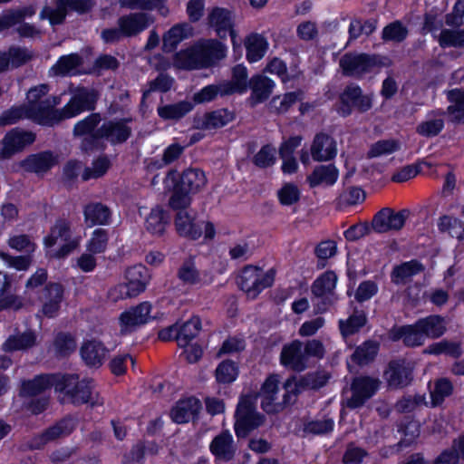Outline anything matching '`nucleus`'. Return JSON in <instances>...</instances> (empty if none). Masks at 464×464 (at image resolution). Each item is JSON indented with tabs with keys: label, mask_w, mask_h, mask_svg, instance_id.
Returning a JSON list of instances; mask_svg holds the SVG:
<instances>
[{
	"label": "nucleus",
	"mask_w": 464,
	"mask_h": 464,
	"mask_svg": "<svg viewBox=\"0 0 464 464\" xmlns=\"http://www.w3.org/2000/svg\"><path fill=\"white\" fill-rule=\"evenodd\" d=\"M207 179L199 169H187L179 173L177 169H169L164 179L167 187L171 188L169 199L170 208H188L192 201L191 195L198 193L206 184Z\"/></svg>",
	"instance_id": "nucleus-1"
},
{
	"label": "nucleus",
	"mask_w": 464,
	"mask_h": 464,
	"mask_svg": "<svg viewBox=\"0 0 464 464\" xmlns=\"http://www.w3.org/2000/svg\"><path fill=\"white\" fill-rule=\"evenodd\" d=\"M177 213L174 217V226L177 234L189 241H197L203 237V241H212L217 234L213 222L199 219L191 215L187 208H172Z\"/></svg>",
	"instance_id": "nucleus-2"
},
{
	"label": "nucleus",
	"mask_w": 464,
	"mask_h": 464,
	"mask_svg": "<svg viewBox=\"0 0 464 464\" xmlns=\"http://www.w3.org/2000/svg\"><path fill=\"white\" fill-rule=\"evenodd\" d=\"M335 111L342 118H347L353 111L365 113L373 106V94L364 93L361 86L351 82L339 93L335 103Z\"/></svg>",
	"instance_id": "nucleus-3"
},
{
	"label": "nucleus",
	"mask_w": 464,
	"mask_h": 464,
	"mask_svg": "<svg viewBox=\"0 0 464 464\" xmlns=\"http://www.w3.org/2000/svg\"><path fill=\"white\" fill-rule=\"evenodd\" d=\"M93 389L94 382L91 378L80 379V376L76 373L60 372L59 374L56 392L63 394L75 406L89 403L92 400Z\"/></svg>",
	"instance_id": "nucleus-4"
},
{
	"label": "nucleus",
	"mask_w": 464,
	"mask_h": 464,
	"mask_svg": "<svg viewBox=\"0 0 464 464\" xmlns=\"http://www.w3.org/2000/svg\"><path fill=\"white\" fill-rule=\"evenodd\" d=\"M102 117L101 112H91L75 122L72 127V136L81 139L80 150L84 154L99 151L101 136L99 131Z\"/></svg>",
	"instance_id": "nucleus-5"
},
{
	"label": "nucleus",
	"mask_w": 464,
	"mask_h": 464,
	"mask_svg": "<svg viewBox=\"0 0 464 464\" xmlns=\"http://www.w3.org/2000/svg\"><path fill=\"white\" fill-rule=\"evenodd\" d=\"M276 272L270 269L263 273L258 266L247 265L237 276V284L240 290L245 292L248 298L255 299L265 289L272 286Z\"/></svg>",
	"instance_id": "nucleus-6"
},
{
	"label": "nucleus",
	"mask_w": 464,
	"mask_h": 464,
	"mask_svg": "<svg viewBox=\"0 0 464 464\" xmlns=\"http://www.w3.org/2000/svg\"><path fill=\"white\" fill-rule=\"evenodd\" d=\"M389 65L390 60L387 56L375 53H346L340 60V66L345 76L362 75L371 72L375 68Z\"/></svg>",
	"instance_id": "nucleus-7"
},
{
	"label": "nucleus",
	"mask_w": 464,
	"mask_h": 464,
	"mask_svg": "<svg viewBox=\"0 0 464 464\" xmlns=\"http://www.w3.org/2000/svg\"><path fill=\"white\" fill-rule=\"evenodd\" d=\"M100 96L99 91L93 87H76L70 100L63 106L66 120L75 118L86 111L94 112Z\"/></svg>",
	"instance_id": "nucleus-8"
},
{
	"label": "nucleus",
	"mask_w": 464,
	"mask_h": 464,
	"mask_svg": "<svg viewBox=\"0 0 464 464\" xmlns=\"http://www.w3.org/2000/svg\"><path fill=\"white\" fill-rule=\"evenodd\" d=\"M131 122V117L114 118L103 121L99 131V135L101 136L99 151L105 150L106 141L112 146L127 142L132 135V129L130 126Z\"/></svg>",
	"instance_id": "nucleus-9"
},
{
	"label": "nucleus",
	"mask_w": 464,
	"mask_h": 464,
	"mask_svg": "<svg viewBox=\"0 0 464 464\" xmlns=\"http://www.w3.org/2000/svg\"><path fill=\"white\" fill-rule=\"evenodd\" d=\"M59 103V98L56 96L47 97L41 104L34 107H28L29 120L42 127H54L63 121L66 120L63 112V107L55 108Z\"/></svg>",
	"instance_id": "nucleus-10"
},
{
	"label": "nucleus",
	"mask_w": 464,
	"mask_h": 464,
	"mask_svg": "<svg viewBox=\"0 0 464 464\" xmlns=\"http://www.w3.org/2000/svg\"><path fill=\"white\" fill-rule=\"evenodd\" d=\"M125 279L124 284H120L115 288L120 293L118 297L121 299L136 297L144 292L150 283V274L146 266L137 264L127 268Z\"/></svg>",
	"instance_id": "nucleus-11"
},
{
	"label": "nucleus",
	"mask_w": 464,
	"mask_h": 464,
	"mask_svg": "<svg viewBox=\"0 0 464 464\" xmlns=\"http://www.w3.org/2000/svg\"><path fill=\"white\" fill-rule=\"evenodd\" d=\"M410 216L408 208L399 211L385 207L377 211L372 219V229L377 234H386L392 231H400L405 226Z\"/></svg>",
	"instance_id": "nucleus-12"
},
{
	"label": "nucleus",
	"mask_w": 464,
	"mask_h": 464,
	"mask_svg": "<svg viewBox=\"0 0 464 464\" xmlns=\"http://www.w3.org/2000/svg\"><path fill=\"white\" fill-rule=\"evenodd\" d=\"M380 381L369 375H360L353 378L350 390L352 396L346 401V407L355 410L362 407L380 388Z\"/></svg>",
	"instance_id": "nucleus-13"
},
{
	"label": "nucleus",
	"mask_w": 464,
	"mask_h": 464,
	"mask_svg": "<svg viewBox=\"0 0 464 464\" xmlns=\"http://www.w3.org/2000/svg\"><path fill=\"white\" fill-rule=\"evenodd\" d=\"M35 140V132L14 127L8 130L2 140L0 157L4 160L10 159L34 144Z\"/></svg>",
	"instance_id": "nucleus-14"
},
{
	"label": "nucleus",
	"mask_w": 464,
	"mask_h": 464,
	"mask_svg": "<svg viewBox=\"0 0 464 464\" xmlns=\"http://www.w3.org/2000/svg\"><path fill=\"white\" fill-rule=\"evenodd\" d=\"M64 297V287L58 282H48L37 294L42 307V314L49 319L55 318L62 307Z\"/></svg>",
	"instance_id": "nucleus-15"
},
{
	"label": "nucleus",
	"mask_w": 464,
	"mask_h": 464,
	"mask_svg": "<svg viewBox=\"0 0 464 464\" xmlns=\"http://www.w3.org/2000/svg\"><path fill=\"white\" fill-rule=\"evenodd\" d=\"M152 304L149 301L140 302L137 305L130 306L123 311L119 317L121 332L122 334L132 333L154 319L151 316Z\"/></svg>",
	"instance_id": "nucleus-16"
},
{
	"label": "nucleus",
	"mask_w": 464,
	"mask_h": 464,
	"mask_svg": "<svg viewBox=\"0 0 464 464\" xmlns=\"http://www.w3.org/2000/svg\"><path fill=\"white\" fill-rule=\"evenodd\" d=\"M59 164V155L51 150L27 155L20 161V167L28 173L44 175Z\"/></svg>",
	"instance_id": "nucleus-17"
},
{
	"label": "nucleus",
	"mask_w": 464,
	"mask_h": 464,
	"mask_svg": "<svg viewBox=\"0 0 464 464\" xmlns=\"http://www.w3.org/2000/svg\"><path fill=\"white\" fill-rule=\"evenodd\" d=\"M388 338L393 343L401 342L407 348L420 347L426 341L418 320L410 324H394L388 331Z\"/></svg>",
	"instance_id": "nucleus-18"
},
{
	"label": "nucleus",
	"mask_w": 464,
	"mask_h": 464,
	"mask_svg": "<svg viewBox=\"0 0 464 464\" xmlns=\"http://www.w3.org/2000/svg\"><path fill=\"white\" fill-rule=\"evenodd\" d=\"M275 88L276 82L273 79L261 73H255L249 78V83L246 87V92H251L246 99V103L251 108L264 103L270 98Z\"/></svg>",
	"instance_id": "nucleus-19"
},
{
	"label": "nucleus",
	"mask_w": 464,
	"mask_h": 464,
	"mask_svg": "<svg viewBox=\"0 0 464 464\" xmlns=\"http://www.w3.org/2000/svg\"><path fill=\"white\" fill-rule=\"evenodd\" d=\"M153 23V16L147 12H131L120 16L117 20V25L125 38L138 36Z\"/></svg>",
	"instance_id": "nucleus-20"
},
{
	"label": "nucleus",
	"mask_w": 464,
	"mask_h": 464,
	"mask_svg": "<svg viewBox=\"0 0 464 464\" xmlns=\"http://www.w3.org/2000/svg\"><path fill=\"white\" fill-rule=\"evenodd\" d=\"M279 362L285 369L295 372H302L306 370L308 365L303 353V343L295 339L284 344L280 353Z\"/></svg>",
	"instance_id": "nucleus-21"
},
{
	"label": "nucleus",
	"mask_w": 464,
	"mask_h": 464,
	"mask_svg": "<svg viewBox=\"0 0 464 464\" xmlns=\"http://www.w3.org/2000/svg\"><path fill=\"white\" fill-rule=\"evenodd\" d=\"M384 377L389 387L404 388L413 379V369L404 359L392 360L384 372Z\"/></svg>",
	"instance_id": "nucleus-22"
},
{
	"label": "nucleus",
	"mask_w": 464,
	"mask_h": 464,
	"mask_svg": "<svg viewBox=\"0 0 464 464\" xmlns=\"http://www.w3.org/2000/svg\"><path fill=\"white\" fill-rule=\"evenodd\" d=\"M60 372L40 373L33 379L24 380L20 387V395L22 397H34L51 388L58 387Z\"/></svg>",
	"instance_id": "nucleus-23"
},
{
	"label": "nucleus",
	"mask_w": 464,
	"mask_h": 464,
	"mask_svg": "<svg viewBox=\"0 0 464 464\" xmlns=\"http://www.w3.org/2000/svg\"><path fill=\"white\" fill-rule=\"evenodd\" d=\"M197 47L204 69L216 65L227 56V46L218 39H200Z\"/></svg>",
	"instance_id": "nucleus-24"
},
{
	"label": "nucleus",
	"mask_w": 464,
	"mask_h": 464,
	"mask_svg": "<svg viewBox=\"0 0 464 464\" xmlns=\"http://www.w3.org/2000/svg\"><path fill=\"white\" fill-rule=\"evenodd\" d=\"M75 423L70 417H64L57 420L53 425L46 428L41 434L33 439L34 447L41 449L47 443L62 437H67L72 433Z\"/></svg>",
	"instance_id": "nucleus-25"
},
{
	"label": "nucleus",
	"mask_w": 464,
	"mask_h": 464,
	"mask_svg": "<svg viewBox=\"0 0 464 464\" xmlns=\"http://www.w3.org/2000/svg\"><path fill=\"white\" fill-rule=\"evenodd\" d=\"M201 409L202 403L200 400L190 396L177 401L170 411V417L175 423H188L198 418Z\"/></svg>",
	"instance_id": "nucleus-26"
},
{
	"label": "nucleus",
	"mask_w": 464,
	"mask_h": 464,
	"mask_svg": "<svg viewBox=\"0 0 464 464\" xmlns=\"http://www.w3.org/2000/svg\"><path fill=\"white\" fill-rule=\"evenodd\" d=\"M232 121V112L227 109H218L205 112L202 116L196 114L193 117V128L200 130H217Z\"/></svg>",
	"instance_id": "nucleus-27"
},
{
	"label": "nucleus",
	"mask_w": 464,
	"mask_h": 464,
	"mask_svg": "<svg viewBox=\"0 0 464 464\" xmlns=\"http://www.w3.org/2000/svg\"><path fill=\"white\" fill-rule=\"evenodd\" d=\"M194 34L193 26L188 22L172 25L162 35V51L166 53H174L179 44Z\"/></svg>",
	"instance_id": "nucleus-28"
},
{
	"label": "nucleus",
	"mask_w": 464,
	"mask_h": 464,
	"mask_svg": "<svg viewBox=\"0 0 464 464\" xmlns=\"http://www.w3.org/2000/svg\"><path fill=\"white\" fill-rule=\"evenodd\" d=\"M206 24L213 29L220 39L228 34L232 38L231 12L224 7L215 6L209 10Z\"/></svg>",
	"instance_id": "nucleus-29"
},
{
	"label": "nucleus",
	"mask_w": 464,
	"mask_h": 464,
	"mask_svg": "<svg viewBox=\"0 0 464 464\" xmlns=\"http://www.w3.org/2000/svg\"><path fill=\"white\" fill-rule=\"evenodd\" d=\"M279 376L271 373L265 379L261 384L260 390L256 392L258 398H261V409L267 414L273 413L275 402L279 392Z\"/></svg>",
	"instance_id": "nucleus-30"
},
{
	"label": "nucleus",
	"mask_w": 464,
	"mask_h": 464,
	"mask_svg": "<svg viewBox=\"0 0 464 464\" xmlns=\"http://www.w3.org/2000/svg\"><path fill=\"white\" fill-rule=\"evenodd\" d=\"M310 150L312 159L317 162L334 160L337 154L334 141L324 132L314 135Z\"/></svg>",
	"instance_id": "nucleus-31"
},
{
	"label": "nucleus",
	"mask_w": 464,
	"mask_h": 464,
	"mask_svg": "<svg viewBox=\"0 0 464 464\" xmlns=\"http://www.w3.org/2000/svg\"><path fill=\"white\" fill-rule=\"evenodd\" d=\"M109 350L102 341L92 339L83 343L81 347V356L89 367H101L106 358Z\"/></svg>",
	"instance_id": "nucleus-32"
},
{
	"label": "nucleus",
	"mask_w": 464,
	"mask_h": 464,
	"mask_svg": "<svg viewBox=\"0 0 464 464\" xmlns=\"http://www.w3.org/2000/svg\"><path fill=\"white\" fill-rule=\"evenodd\" d=\"M84 223L88 227L109 225L111 220V208L102 202H89L83 206Z\"/></svg>",
	"instance_id": "nucleus-33"
},
{
	"label": "nucleus",
	"mask_w": 464,
	"mask_h": 464,
	"mask_svg": "<svg viewBox=\"0 0 464 464\" xmlns=\"http://www.w3.org/2000/svg\"><path fill=\"white\" fill-rule=\"evenodd\" d=\"M237 419L234 430L237 438H246L253 430L258 429L266 421V416L258 411L235 414Z\"/></svg>",
	"instance_id": "nucleus-34"
},
{
	"label": "nucleus",
	"mask_w": 464,
	"mask_h": 464,
	"mask_svg": "<svg viewBox=\"0 0 464 464\" xmlns=\"http://www.w3.org/2000/svg\"><path fill=\"white\" fill-rule=\"evenodd\" d=\"M446 111L442 109L432 110L428 112L427 120L417 125L416 131L419 135L426 138L438 136L445 126L444 116Z\"/></svg>",
	"instance_id": "nucleus-35"
},
{
	"label": "nucleus",
	"mask_w": 464,
	"mask_h": 464,
	"mask_svg": "<svg viewBox=\"0 0 464 464\" xmlns=\"http://www.w3.org/2000/svg\"><path fill=\"white\" fill-rule=\"evenodd\" d=\"M244 45L246 48V58L250 63L262 60L269 48L267 39L257 33H251L246 35Z\"/></svg>",
	"instance_id": "nucleus-36"
},
{
	"label": "nucleus",
	"mask_w": 464,
	"mask_h": 464,
	"mask_svg": "<svg viewBox=\"0 0 464 464\" xmlns=\"http://www.w3.org/2000/svg\"><path fill=\"white\" fill-rule=\"evenodd\" d=\"M173 65L177 69L185 71L204 69L197 43L190 47L176 52L173 56Z\"/></svg>",
	"instance_id": "nucleus-37"
},
{
	"label": "nucleus",
	"mask_w": 464,
	"mask_h": 464,
	"mask_svg": "<svg viewBox=\"0 0 464 464\" xmlns=\"http://www.w3.org/2000/svg\"><path fill=\"white\" fill-rule=\"evenodd\" d=\"M232 95V80L223 84H208L192 95V103L195 105L211 102L218 96Z\"/></svg>",
	"instance_id": "nucleus-38"
},
{
	"label": "nucleus",
	"mask_w": 464,
	"mask_h": 464,
	"mask_svg": "<svg viewBox=\"0 0 464 464\" xmlns=\"http://www.w3.org/2000/svg\"><path fill=\"white\" fill-rule=\"evenodd\" d=\"M209 451L215 461L227 462L232 459V434L228 430L214 437L209 444Z\"/></svg>",
	"instance_id": "nucleus-39"
},
{
	"label": "nucleus",
	"mask_w": 464,
	"mask_h": 464,
	"mask_svg": "<svg viewBox=\"0 0 464 464\" xmlns=\"http://www.w3.org/2000/svg\"><path fill=\"white\" fill-rule=\"evenodd\" d=\"M339 177V170L334 164L318 165L307 176V182L311 188H316L322 184L333 186Z\"/></svg>",
	"instance_id": "nucleus-40"
},
{
	"label": "nucleus",
	"mask_w": 464,
	"mask_h": 464,
	"mask_svg": "<svg viewBox=\"0 0 464 464\" xmlns=\"http://www.w3.org/2000/svg\"><path fill=\"white\" fill-rule=\"evenodd\" d=\"M171 220L170 214L168 210H165L160 206H156L151 208L150 214L148 215L145 227L149 233L153 236H162L168 225H169Z\"/></svg>",
	"instance_id": "nucleus-41"
},
{
	"label": "nucleus",
	"mask_w": 464,
	"mask_h": 464,
	"mask_svg": "<svg viewBox=\"0 0 464 464\" xmlns=\"http://www.w3.org/2000/svg\"><path fill=\"white\" fill-rule=\"evenodd\" d=\"M424 265L418 259L405 261L393 266L391 272V280L395 285L405 284L408 279L422 273Z\"/></svg>",
	"instance_id": "nucleus-42"
},
{
	"label": "nucleus",
	"mask_w": 464,
	"mask_h": 464,
	"mask_svg": "<svg viewBox=\"0 0 464 464\" xmlns=\"http://www.w3.org/2000/svg\"><path fill=\"white\" fill-rule=\"evenodd\" d=\"M193 109L194 104L191 102L183 100L175 103L158 106L157 113L163 121H178L188 114Z\"/></svg>",
	"instance_id": "nucleus-43"
},
{
	"label": "nucleus",
	"mask_w": 464,
	"mask_h": 464,
	"mask_svg": "<svg viewBox=\"0 0 464 464\" xmlns=\"http://www.w3.org/2000/svg\"><path fill=\"white\" fill-rule=\"evenodd\" d=\"M35 14L33 5L24 6L19 9H8L0 14V32L5 31L14 25L24 22L25 18H30Z\"/></svg>",
	"instance_id": "nucleus-44"
},
{
	"label": "nucleus",
	"mask_w": 464,
	"mask_h": 464,
	"mask_svg": "<svg viewBox=\"0 0 464 464\" xmlns=\"http://www.w3.org/2000/svg\"><path fill=\"white\" fill-rule=\"evenodd\" d=\"M425 340L438 339L447 331L445 320L441 315L430 314L418 319Z\"/></svg>",
	"instance_id": "nucleus-45"
},
{
	"label": "nucleus",
	"mask_w": 464,
	"mask_h": 464,
	"mask_svg": "<svg viewBox=\"0 0 464 464\" xmlns=\"http://www.w3.org/2000/svg\"><path fill=\"white\" fill-rule=\"evenodd\" d=\"M72 238L71 222L64 218H58L50 227V232L44 237V245L50 248L55 246L58 239L66 241Z\"/></svg>",
	"instance_id": "nucleus-46"
},
{
	"label": "nucleus",
	"mask_w": 464,
	"mask_h": 464,
	"mask_svg": "<svg viewBox=\"0 0 464 464\" xmlns=\"http://www.w3.org/2000/svg\"><path fill=\"white\" fill-rule=\"evenodd\" d=\"M447 100L451 103L447 107L448 113L454 123L464 122V89L455 88L447 92Z\"/></svg>",
	"instance_id": "nucleus-47"
},
{
	"label": "nucleus",
	"mask_w": 464,
	"mask_h": 464,
	"mask_svg": "<svg viewBox=\"0 0 464 464\" xmlns=\"http://www.w3.org/2000/svg\"><path fill=\"white\" fill-rule=\"evenodd\" d=\"M380 350V344L374 340H366L357 346L351 360L359 366H364L374 361Z\"/></svg>",
	"instance_id": "nucleus-48"
},
{
	"label": "nucleus",
	"mask_w": 464,
	"mask_h": 464,
	"mask_svg": "<svg viewBox=\"0 0 464 464\" xmlns=\"http://www.w3.org/2000/svg\"><path fill=\"white\" fill-rule=\"evenodd\" d=\"M35 343V334L32 331H26L20 334L10 335L3 343L2 348L6 353H13L32 348Z\"/></svg>",
	"instance_id": "nucleus-49"
},
{
	"label": "nucleus",
	"mask_w": 464,
	"mask_h": 464,
	"mask_svg": "<svg viewBox=\"0 0 464 464\" xmlns=\"http://www.w3.org/2000/svg\"><path fill=\"white\" fill-rule=\"evenodd\" d=\"M425 353L432 355L445 354L454 359H459L463 350L459 342H452L449 340H441L438 343H432L424 351Z\"/></svg>",
	"instance_id": "nucleus-50"
},
{
	"label": "nucleus",
	"mask_w": 464,
	"mask_h": 464,
	"mask_svg": "<svg viewBox=\"0 0 464 464\" xmlns=\"http://www.w3.org/2000/svg\"><path fill=\"white\" fill-rule=\"evenodd\" d=\"M336 282L337 276L335 272L328 270L314 280L312 285V293L316 297H324L334 291Z\"/></svg>",
	"instance_id": "nucleus-51"
},
{
	"label": "nucleus",
	"mask_w": 464,
	"mask_h": 464,
	"mask_svg": "<svg viewBox=\"0 0 464 464\" xmlns=\"http://www.w3.org/2000/svg\"><path fill=\"white\" fill-rule=\"evenodd\" d=\"M367 323V317L363 311H355L346 320L339 321L340 333L343 337H348L358 333Z\"/></svg>",
	"instance_id": "nucleus-52"
},
{
	"label": "nucleus",
	"mask_w": 464,
	"mask_h": 464,
	"mask_svg": "<svg viewBox=\"0 0 464 464\" xmlns=\"http://www.w3.org/2000/svg\"><path fill=\"white\" fill-rule=\"evenodd\" d=\"M334 429V421L331 418L324 420H310L303 424V437L307 435L324 436L332 433Z\"/></svg>",
	"instance_id": "nucleus-53"
},
{
	"label": "nucleus",
	"mask_w": 464,
	"mask_h": 464,
	"mask_svg": "<svg viewBox=\"0 0 464 464\" xmlns=\"http://www.w3.org/2000/svg\"><path fill=\"white\" fill-rule=\"evenodd\" d=\"M454 391L451 381L441 377L435 381L434 388L430 392V405L433 408L440 406L446 398L450 397Z\"/></svg>",
	"instance_id": "nucleus-54"
},
{
	"label": "nucleus",
	"mask_w": 464,
	"mask_h": 464,
	"mask_svg": "<svg viewBox=\"0 0 464 464\" xmlns=\"http://www.w3.org/2000/svg\"><path fill=\"white\" fill-rule=\"evenodd\" d=\"M302 95L303 93L301 91L285 92L283 95L282 100H280L279 95H276L271 99L269 106L276 114H284L287 112L294 104L302 99Z\"/></svg>",
	"instance_id": "nucleus-55"
},
{
	"label": "nucleus",
	"mask_w": 464,
	"mask_h": 464,
	"mask_svg": "<svg viewBox=\"0 0 464 464\" xmlns=\"http://www.w3.org/2000/svg\"><path fill=\"white\" fill-rule=\"evenodd\" d=\"M177 276L184 285H195L201 281L200 273L197 269L192 257L186 259L182 263L178 269Z\"/></svg>",
	"instance_id": "nucleus-56"
},
{
	"label": "nucleus",
	"mask_w": 464,
	"mask_h": 464,
	"mask_svg": "<svg viewBox=\"0 0 464 464\" xmlns=\"http://www.w3.org/2000/svg\"><path fill=\"white\" fill-rule=\"evenodd\" d=\"M55 8L45 6L40 13L41 19H48L51 25H59L64 23L68 11L63 0H54Z\"/></svg>",
	"instance_id": "nucleus-57"
},
{
	"label": "nucleus",
	"mask_w": 464,
	"mask_h": 464,
	"mask_svg": "<svg viewBox=\"0 0 464 464\" xmlns=\"http://www.w3.org/2000/svg\"><path fill=\"white\" fill-rule=\"evenodd\" d=\"M253 164L259 169H267L276 162V150L270 144L263 145L252 158Z\"/></svg>",
	"instance_id": "nucleus-58"
},
{
	"label": "nucleus",
	"mask_w": 464,
	"mask_h": 464,
	"mask_svg": "<svg viewBox=\"0 0 464 464\" xmlns=\"http://www.w3.org/2000/svg\"><path fill=\"white\" fill-rule=\"evenodd\" d=\"M24 119L29 120L28 107H26L24 103L13 105L1 113L0 126L13 125Z\"/></svg>",
	"instance_id": "nucleus-59"
},
{
	"label": "nucleus",
	"mask_w": 464,
	"mask_h": 464,
	"mask_svg": "<svg viewBox=\"0 0 464 464\" xmlns=\"http://www.w3.org/2000/svg\"><path fill=\"white\" fill-rule=\"evenodd\" d=\"M408 29L403 24L396 20L385 25L382 32V39L384 42L401 43L408 36Z\"/></svg>",
	"instance_id": "nucleus-60"
},
{
	"label": "nucleus",
	"mask_w": 464,
	"mask_h": 464,
	"mask_svg": "<svg viewBox=\"0 0 464 464\" xmlns=\"http://www.w3.org/2000/svg\"><path fill=\"white\" fill-rule=\"evenodd\" d=\"M400 150V143L396 140H381L371 145L367 151V159H374L382 155H389Z\"/></svg>",
	"instance_id": "nucleus-61"
},
{
	"label": "nucleus",
	"mask_w": 464,
	"mask_h": 464,
	"mask_svg": "<svg viewBox=\"0 0 464 464\" xmlns=\"http://www.w3.org/2000/svg\"><path fill=\"white\" fill-rule=\"evenodd\" d=\"M109 242V233L105 228H96L87 244V250L92 254L104 253Z\"/></svg>",
	"instance_id": "nucleus-62"
},
{
	"label": "nucleus",
	"mask_w": 464,
	"mask_h": 464,
	"mask_svg": "<svg viewBox=\"0 0 464 464\" xmlns=\"http://www.w3.org/2000/svg\"><path fill=\"white\" fill-rule=\"evenodd\" d=\"M439 44L441 48L447 47H463L464 46V29L441 30L439 37Z\"/></svg>",
	"instance_id": "nucleus-63"
},
{
	"label": "nucleus",
	"mask_w": 464,
	"mask_h": 464,
	"mask_svg": "<svg viewBox=\"0 0 464 464\" xmlns=\"http://www.w3.org/2000/svg\"><path fill=\"white\" fill-rule=\"evenodd\" d=\"M301 191L293 182L285 183L277 190V198L282 206H292L300 200Z\"/></svg>",
	"instance_id": "nucleus-64"
}]
</instances>
